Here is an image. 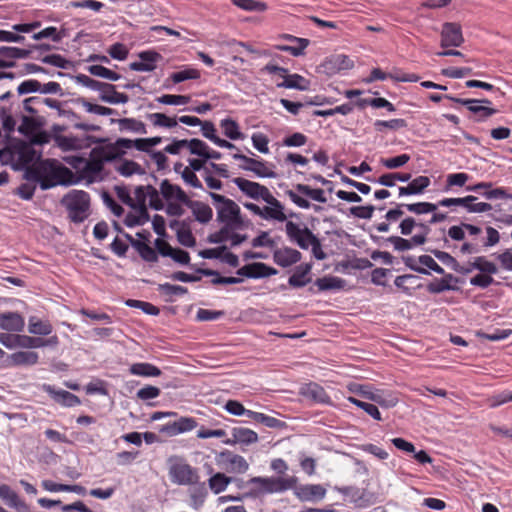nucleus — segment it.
<instances>
[{"label": "nucleus", "mask_w": 512, "mask_h": 512, "mask_svg": "<svg viewBox=\"0 0 512 512\" xmlns=\"http://www.w3.org/2000/svg\"><path fill=\"white\" fill-rule=\"evenodd\" d=\"M27 175L29 179L38 182L43 190L74 183L73 172L55 159H45L35 163L28 169Z\"/></svg>", "instance_id": "nucleus-1"}, {"label": "nucleus", "mask_w": 512, "mask_h": 512, "mask_svg": "<svg viewBox=\"0 0 512 512\" xmlns=\"http://www.w3.org/2000/svg\"><path fill=\"white\" fill-rule=\"evenodd\" d=\"M418 229L419 232L413 235L410 239H405L400 236H391L388 241L393 245L397 251H407L414 247L424 245L427 242L428 235L430 234V227L422 222H416V220L408 216L404 218L400 224V233L404 236L411 235L414 229Z\"/></svg>", "instance_id": "nucleus-2"}, {"label": "nucleus", "mask_w": 512, "mask_h": 512, "mask_svg": "<svg viewBox=\"0 0 512 512\" xmlns=\"http://www.w3.org/2000/svg\"><path fill=\"white\" fill-rule=\"evenodd\" d=\"M298 478L295 476L288 477H261L256 476L248 480L247 484L251 485L249 492L245 496L258 498L266 494L281 493L294 488Z\"/></svg>", "instance_id": "nucleus-3"}, {"label": "nucleus", "mask_w": 512, "mask_h": 512, "mask_svg": "<svg viewBox=\"0 0 512 512\" xmlns=\"http://www.w3.org/2000/svg\"><path fill=\"white\" fill-rule=\"evenodd\" d=\"M209 196L216 209L217 221L219 223L235 229L242 227L241 209L234 200L215 192H210Z\"/></svg>", "instance_id": "nucleus-4"}, {"label": "nucleus", "mask_w": 512, "mask_h": 512, "mask_svg": "<svg viewBox=\"0 0 512 512\" xmlns=\"http://www.w3.org/2000/svg\"><path fill=\"white\" fill-rule=\"evenodd\" d=\"M168 476L173 484L179 486H194L198 484L200 475L197 468L191 466L187 460L178 455L167 459Z\"/></svg>", "instance_id": "nucleus-5"}, {"label": "nucleus", "mask_w": 512, "mask_h": 512, "mask_svg": "<svg viewBox=\"0 0 512 512\" xmlns=\"http://www.w3.org/2000/svg\"><path fill=\"white\" fill-rule=\"evenodd\" d=\"M62 204L68 212L69 219L74 223H82L90 215V195L86 191H70L63 197Z\"/></svg>", "instance_id": "nucleus-6"}, {"label": "nucleus", "mask_w": 512, "mask_h": 512, "mask_svg": "<svg viewBox=\"0 0 512 512\" xmlns=\"http://www.w3.org/2000/svg\"><path fill=\"white\" fill-rule=\"evenodd\" d=\"M294 190H287L285 194L299 208L310 209L315 212H321L323 208L319 205L311 204L305 197L319 203H326L325 191L321 188H312L306 184H296Z\"/></svg>", "instance_id": "nucleus-7"}, {"label": "nucleus", "mask_w": 512, "mask_h": 512, "mask_svg": "<svg viewBox=\"0 0 512 512\" xmlns=\"http://www.w3.org/2000/svg\"><path fill=\"white\" fill-rule=\"evenodd\" d=\"M486 237L483 239L478 236H469L459 248L463 255H477L499 244L501 236L497 229L492 226L485 227Z\"/></svg>", "instance_id": "nucleus-8"}, {"label": "nucleus", "mask_w": 512, "mask_h": 512, "mask_svg": "<svg viewBox=\"0 0 512 512\" xmlns=\"http://www.w3.org/2000/svg\"><path fill=\"white\" fill-rule=\"evenodd\" d=\"M473 267L479 273L470 278V284L481 289L491 286L495 282L493 275H497L500 272L499 265L484 255L475 256Z\"/></svg>", "instance_id": "nucleus-9"}, {"label": "nucleus", "mask_w": 512, "mask_h": 512, "mask_svg": "<svg viewBox=\"0 0 512 512\" xmlns=\"http://www.w3.org/2000/svg\"><path fill=\"white\" fill-rule=\"evenodd\" d=\"M216 464L230 473L244 474L249 469L246 459L230 450H223L216 454Z\"/></svg>", "instance_id": "nucleus-10"}, {"label": "nucleus", "mask_w": 512, "mask_h": 512, "mask_svg": "<svg viewBox=\"0 0 512 512\" xmlns=\"http://www.w3.org/2000/svg\"><path fill=\"white\" fill-rule=\"evenodd\" d=\"M233 159L242 161L243 164L240 168L245 171H250L260 178H275L277 174L273 170L274 165L268 164L264 160H258L248 157L241 153L233 154Z\"/></svg>", "instance_id": "nucleus-11"}, {"label": "nucleus", "mask_w": 512, "mask_h": 512, "mask_svg": "<svg viewBox=\"0 0 512 512\" xmlns=\"http://www.w3.org/2000/svg\"><path fill=\"white\" fill-rule=\"evenodd\" d=\"M285 232L288 239L303 250H307L310 247L312 240L316 237L308 227H301V225L293 221L286 222Z\"/></svg>", "instance_id": "nucleus-12"}, {"label": "nucleus", "mask_w": 512, "mask_h": 512, "mask_svg": "<svg viewBox=\"0 0 512 512\" xmlns=\"http://www.w3.org/2000/svg\"><path fill=\"white\" fill-rule=\"evenodd\" d=\"M232 182L245 196L253 200H262L271 193L266 186L243 177H235Z\"/></svg>", "instance_id": "nucleus-13"}, {"label": "nucleus", "mask_w": 512, "mask_h": 512, "mask_svg": "<svg viewBox=\"0 0 512 512\" xmlns=\"http://www.w3.org/2000/svg\"><path fill=\"white\" fill-rule=\"evenodd\" d=\"M492 182H479L465 187L466 191L481 194L487 200L512 198L503 187L492 188Z\"/></svg>", "instance_id": "nucleus-14"}, {"label": "nucleus", "mask_w": 512, "mask_h": 512, "mask_svg": "<svg viewBox=\"0 0 512 512\" xmlns=\"http://www.w3.org/2000/svg\"><path fill=\"white\" fill-rule=\"evenodd\" d=\"M43 390L58 404L63 407H75L81 404L80 398L66 390L57 389L50 384H44Z\"/></svg>", "instance_id": "nucleus-15"}, {"label": "nucleus", "mask_w": 512, "mask_h": 512, "mask_svg": "<svg viewBox=\"0 0 512 512\" xmlns=\"http://www.w3.org/2000/svg\"><path fill=\"white\" fill-rule=\"evenodd\" d=\"M464 42L460 25L447 22L441 32V47H459Z\"/></svg>", "instance_id": "nucleus-16"}, {"label": "nucleus", "mask_w": 512, "mask_h": 512, "mask_svg": "<svg viewBox=\"0 0 512 512\" xmlns=\"http://www.w3.org/2000/svg\"><path fill=\"white\" fill-rule=\"evenodd\" d=\"M262 200L266 202L268 206L261 208V218L266 220L273 219L279 222H283L287 219V216L284 213L283 204L278 199H276L272 193H270L267 198L265 197Z\"/></svg>", "instance_id": "nucleus-17"}, {"label": "nucleus", "mask_w": 512, "mask_h": 512, "mask_svg": "<svg viewBox=\"0 0 512 512\" xmlns=\"http://www.w3.org/2000/svg\"><path fill=\"white\" fill-rule=\"evenodd\" d=\"M301 259V252L292 247L284 246L281 248H276L273 251L274 263L282 268L290 267L298 263Z\"/></svg>", "instance_id": "nucleus-18"}, {"label": "nucleus", "mask_w": 512, "mask_h": 512, "mask_svg": "<svg viewBox=\"0 0 512 512\" xmlns=\"http://www.w3.org/2000/svg\"><path fill=\"white\" fill-rule=\"evenodd\" d=\"M295 496L300 501H318L325 497L326 489L320 484H305V485H295L294 488Z\"/></svg>", "instance_id": "nucleus-19"}, {"label": "nucleus", "mask_w": 512, "mask_h": 512, "mask_svg": "<svg viewBox=\"0 0 512 512\" xmlns=\"http://www.w3.org/2000/svg\"><path fill=\"white\" fill-rule=\"evenodd\" d=\"M31 51L18 47L1 46L0 47V68L14 66V59H26Z\"/></svg>", "instance_id": "nucleus-20"}, {"label": "nucleus", "mask_w": 512, "mask_h": 512, "mask_svg": "<svg viewBox=\"0 0 512 512\" xmlns=\"http://www.w3.org/2000/svg\"><path fill=\"white\" fill-rule=\"evenodd\" d=\"M139 61L132 62L130 69L133 71L151 72L156 69L157 62L162 56L155 51H143L139 54Z\"/></svg>", "instance_id": "nucleus-21"}, {"label": "nucleus", "mask_w": 512, "mask_h": 512, "mask_svg": "<svg viewBox=\"0 0 512 512\" xmlns=\"http://www.w3.org/2000/svg\"><path fill=\"white\" fill-rule=\"evenodd\" d=\"M79 161L83 164L80 168V176L89 183L94 182L104 168L103 160L100 158H91L89 160L83 158Z\"/></svg>", "instance_id": "nucleus-22"}, {"label": "nucleus", "mask_w": 512, "mask_h": 512, "mask_svg": "<svg viewBox=\"0 0 512 512\" xmlns=\"http://www.w3.org/2000/svg\"><path fill=\"white\" fill-rule=\"evenodd\" d=\"M232 439L223 441L227 445H235L237 443L250 445L258 442V434L245 427H234L231 430Z\"/></svg>", "instance_id": "nucleus-23"}, {"label": "nucleus", "mask_w": 512, "mask_h": 512, "mask_svg": "<svg viewBox=\"0 0 512 512\" xmlns=\"http://www.w3.org/2000/svg\"><path fill=\"white\" fill-rule=\"evenodd\" d=\"M184 205L191 209L195 220L198 221L199 223L206 224L213 217L212 208L202 201L192 200L188 198Z\"/></svg>", "instance_id": "nucleus-24"}, {"label": "nucleus", "mask_w": 512, "mask_h": 512, "mask_svg": "<svg viewBox=\"0 0 512 512\" xmlns=\"http://www.w3.org/2000/svg\"><path fill=\"white\" fill-rule=\"evenodd\" d=\"M466 233L468 236H478L482 233V228L474 224L461 222L460 225H453L448 229V236L455 241H463Z\"/></svg>", "instance_id": "nucleus-25"}, {"label": "nucleus", "mask_w": 512, "mask_h": 512, "mask_svg": "<svg viewBox=\"0 0 512 512\" xmlns=\"http://www.w3.org/2000/svg\"><path fill=\"white\" fill-rule=\"evenodd\" d=\"M430 184L431 180L428 176H418L411 180L407 186L399 187V196L421 195Z\"/></svg>", "instance_id": "nucleus-26"}, {"label": "nucleus", "mask_w": 512, "mask_h": 512, "mask_svg": "<svg viewBox=\"0 0 512 512\" xmlns=\"http://www.w3.org/2000/svg\"><path fill=\"white\" fill-rule=\"evenodd\" d=\"M125 237L130 242L131 246L139 253L140 257L150 263L158 261V254L154 248L148 243L134 239L131 235L125 234Z\"/></svg>", "instance_id": "nucleus-27"}, {"label": "nucleus", "mask_w": 512, "mask_h": 512, "mask_svg": "<svg viewBox=\"0 0 512 512\" xmlns=\"http://www.w3.org/2000/svg\"><path fill=\"white\" fill-rule=\"evenodd\" d=\"M25 322L23 317L16 312L0 314V328L11 332H21L24 329Z\"/></svg>", "instance_id": "nucleus-28"}, {"label": "nucleus", "mask_w": 512, "mask_h": 512, "mask_svg": "<svg viewBox=\"0 0 512 512\" xmlns=\"http://www.w3.org/2000/svg\"><path fill=\"white\" fill-rule=\"evenodd\" d=\"M160 192L166 200L176 199L183 205L189 198L180 186L170 183L167 179L161 182Z\"/></svg>", "instance_id": "nucleus-29"}, {"label": "nucleus", "mask_w": 512, "mask_h": 512, "mask_svg": "<svg viewBox=\"0 0 512 512\" xmlns=\"http://www.w3.org/2000/svg\"><path fill=\"white\" fill-rule=\"evenodd\" d=\"M311 270V263H303L297 266L295 272L288 279L289 285L294 288H301L306 286L311 280L308 277Z\"/></svg>", "instance_id": "nucleus-30"}, {"label": "nucleus", "mask_w": 512, "mask_h": 512, "mask_svg": "<svg viewBox=\"0 0 512 512\" xmlns=\"http://www.w3.org/2000/svg\"><path fill=\"white\" fill-rule=\"evenodd\" d=\"M444 276L441 279H435L430 282L427 286V290L430 293L438 294L444 292L446 290H457V286L455 283L458 282V278L453 276L452 274H443Z\"/></svg>", "instance_id": "nucleus-31"}, {"label": "nucleus", "mask_w": 512, "mask_h": 512, "mask_svg": "<svg viewBox=\"0 0 512 512\" xmlns=\"http://www.w3.org/2000/svg\"><path fill=\"white\" fill-rule=\"evenodd\" d=\"M11 366H33L39 361V355L34 351H17L8 357Z\"/></svg>", "instance_id": "nucleus-32"}, {"label": "nucleus", "mask_w": 512, "mask_h": 512, "mask_svg": "<svg viewBox=\"0 0 512 512\" xmlns=\"http://www.w3.org/2000/svg\"><path fill=\"white\" fill-rule=\"evenodd\" d=\"M108 88H103L99 99L109 104H125L129 101L127 94L116 91V86L110 83H105Z\"/></svg>", "instance_id": "nucleus-33"}, {"label": "nucleus", "mask_w": 512, "mask_h": 512, "mask_svg": "<svg viewBox=\"0 0 512 512\" xmlns=\"http://www.w3.org/2000/svg\"><path fill=\"white\" fill-rule=\"evenodd\" d=\"M277 87L305 91L309 89L310 81L300 74L287 73L285 79L281 83H277Z\"/></svg>", "instance_id": "nucleus-34"}, {"label": "nucleus", "mask_w": 512, "mask_h": 512, "mask_svg": "<svg viewBox=\"0 0 512 512\" xmlns=\"http://www.w3.org/2000/svg\"><path fill=\"white\" fill-rule=\"evenodd\" d=\"M31 103H36V104H42V105H46L52 109H56L59 111V114H61V102L56 100V99H53V98H42V97H39V96H33V97H29V98H26L24 100V109L31 113V114H37L39 112L38 109L34 108L31 106Z\"/></svg>", "instance_id": "nucleus-35"}, {"label": "nucleus", "mask_w": 512, "mask_h": 512, "mask_svg": "<svg viewBox=\"0 0 512 512\" xmlns=\"http://www.w3.org/2000/svg\"><path fill=\"white\" fill-rule=\"evenodd\" d=\"M129 372L132 375L142 377H159L162 374L161 370L157 366L147 362L132 364L129 368Z\"/></svg>", "instance_id": "nucleus-36"}, {"label": "nucleus", "mask_w": 512, "mask_h": 512, "mask_svg": "<svg viewBox=\"0 0 512 512\" xmlns=\"http://www.w3.org/2000/svg\"><path fill=\"white\" fill-rule=\"evenodd\" d=\"M481 103L491 104V101L488 99H482V100L472 99V103L470 105H468V108H467L470 112L479 116V118H478L479 121L485 120L497 112L496 109L481 105Z\"/></svg>", "instance_id": "nucleus-37"}, {"label": "nucleus", "mask_w": 512, "mask_h": 512, "mask_svg": "<svg viewBox=\"0 0 512 512\" xmlns=\"http://www.w3.org/2000/svg\"><path fill=\"white\" fill-rule=\"evenodd\" d=\"M28 331L33 335L47 336L52 333L53 326L48 320L32 316L28 320Z\"/></svg>", "instance_id": "nucleus-38"}, {"label": "nucleus", "mask_w": 512, "mask_h": 512, "mask_svg": "<svg viewBox=\"0 0 512 512\" xmlns=\"http://www.w3.org/2000/svg\"><path fill=\"white\" fill-rule=\"evenodd\" d=\"M134 211L129 212L124 219V223L128 227L143 225L149 220V214L146 207H132Z\"/></svg>", "instance_id": "nucleus-39"}, {"label": "nucleus", "mask_w": 512, "mask_h": 512, "mask_svg": "<svg viewBox=\"0 0 512 512\" xmlns=\"http://www.w3.org/2000/svg\"><path fill=\"white\" fill-rule=\"evenodd\" d=\"M220 127L223 134L231 140H243L245 138V135L240 131L239 124L231 118L222 119Z\"/></svg>", "instance_id": "nucleus-40"}, {"label": "nucleus", "mask_w": 512, "mask_h": 512, "mask_svg": "<svg viewBox=\"0 0 512 512\" xmlns=\"http://www.w3.org/2000/svg\"><path fill=\"white\" fill-rule=\"evenodd\" d=\"M111 122H115V120L112 119ZM116 122L118 123L121 131H132L139 134L147 133L146 125L140 120L134 118H122L116 120Z\"/></svg>", "instance_id": "nucleus-41"}, {"label": "nucleus", "mask_w": 512, "mask_h": 512, "mask_svg": "<svg viewBox=\"0 0 512 512\" xmlns=\"http://www.w3.org/2000/svg\"><path fill=\"white\" fill-rule=\"evenodd\" d=\"M231 482V477L226 476L224 473L218 472L209 478L208 485L214 494H220L226 490L227 486Z\"/></svg>", "instance_id": "nucleus-42"}, {"label": "nucleus", "mask_w": 512, "mask_h": 512, "mask_svg": "<svg viewBox=\"0 0 512 512\" xmlns=\"http://www.w3.org/2000/svg\"><path fill=\"white\" fill-rule=\"evenodd\" d=\"M189 496L191 500V506L195 509L201 507L207 496V490L204 482H198V484L192 486L189 490Z\"/></svg>", "instance_id": "nucleus-43"}, {"label": "nucleus", "mask_w": 512, "mask_h": 512, "mask_svg": "<svg viewBox=\"0 0 512 512\" xmlns=\"http://www.w3.org/2000/svg\"><path fill=\"white\" fill-rule=\"evenodd\" d=\"M201 76L200 71L196 68L186 66L183 70L172 73L169 80L173 84H178L186 80H197Z\"/></svg>", "instance_id": "nucleus-44"}, {"label": "nucleus", "mask_w": 512, "mask_h": 512, "mask_svg": "<svg viewBox=\"0 0 512 512\" xmlns=\"http://www.w3.org/2000/svg\"><path fill=\"white\" fill-rule=\"evenodd\" d=\"M250 278L258 279L276 275L278 271L262 262H254L249 264Z\"/></svg>", "instance_id": "nucleus-45"}, {"label": "nucleus", "mask_w": 512, "mask_h": 512, "mask_svg": "<svg viewBox=\"0 0 512 512\" xmlns=\"http://www.w3.org/2000/svg\"><path fill=\"white\" fill-rule=\"evenodd\" d=\"M367 105H370L374 108H386L389 112H394L396 110L395 106L391 102L382 97L372 99H358L356 101V107L359 109H364Z\"/></svg>", "instance_id": "nucleus-46"}, {"label": "nucleus", "mask_w": 512, "mask_h": 512, "mask_svg": "<svg viewBox=\"0 0 512 512\" xmlns=\"http://www.w3.org/2000/svg\"><path fill=\"white\" fill-rule=\"evenodd\" d=\"M305 394L318 403H330V397L325 389L317 383H310L307 385Z\"/></svg>", "instance_id": "nucleus-47"}, {"label": "nucleus", "mask_w": 512, "mask_h": 512, "mask_svg": "<svg viewBox=\"0 0 512 512\" xmlns=\"http://www.w3.org/2000/svg\"><path fill=\"white\" fill-rule=\"evenodd\" d=\"M315 285L320 291L341 289L344 286V280L335 276H324L315 281Z\"/></svg>", "instance_id": "nucleus-48"}, {"label": "nucleus", "mask_w": 512, "mask_h": 512, "mask_svg": "<svg viewBox=\"0 0 512 512\" xmlns=\"http://www.w3.org/2000/svg\"><path fill=\"white\" fill-rule=\"evenodd\" d=\"M410 179H411L410 173L393 172V173H386V174L381 175L377 179V182L386 187H393L395 185L396 181L408 182Z\"/></svg>", "instance_id": "nucleus-49"}, {"label": "nucleus", "mask_w": 512, "mask_h": 512, "mask_svg": "<svg viewBox=\"0 0 512 512\" xmlns=\"http://www.w3.org/2000/svg\"><path fill=\"white\" fill-rule=\"evenodd\" d=\"M465 198L471 199L470 201L466 202V204H464V209L468 213L480 214V213H485V212L492 210V205L490 203L476 202L477 197L474 195H467V196H465Z\"/></svg>", "instance_id": "nucleus-50"}, {"label": "nucleus", "mask_w": 512, "mask_h": 512, "mask_svg": "<svg viewBox=\"0 0 512 512\" xmlns=\"http://www.w3.org/2000/svg\"><path fill=\"white\" fill-rule=\"evenodd\" d=\"M148 118L156 127L173 128L177 126V117H169L164 113H152Z\"/></svg>", "instance_id": "nucleus-51"}, {"label": "nucleus", "mask_w": 512, "mask_h": 512, "mask_svg": "<svg viewBox=\"0 0 512 512\" xmlns=\"http://www.w3.org/2000/svg\"><path fill=\"white\" fill-rule=\"evenodd\" d=\"M469 179L470 175L464 172L448 174L446 178V184L444 186V191L448 192L454 186L463 187L466 185Z\"/></svg>", "instance_id": "nucleus-52"}, {"label": "nucleus", "mask_w": 512, "mask_h": 512, "mask_svg": "<svg viewBox=\"0 0 512 512\" xmlns=\"http://www.w3.org/2000/svg\"><path fill=\"white\" fill-rule=\"evenodd\" d=\"M287 38L290 39L291 41L297 42L299 45L298 46L283 45V46H278V49L281 51L289 52L293 56L302 55L305 48L309 45V40L305 39V38H298V37L291 36V35L287 36Z\"/></svg>", "instance_id": "nucleus-53"}, {"label": "nucleus", "mask_w": 512, "mask_h": 512, "mask_svg": "<svg viewBox=\"0 0 512 512\" xmlns=\"http://www.w3.org/2000/svg\"><path fill=\"white\" fill-rule=\"evenodd\" d=\"M232 4L245 11L264 12L268 6L265 2L256 0H230Z\"/></svg>", "instance_id": "nucleus-54"}, {"label": "nucleus", "mask_w": 512, "mask_h": 512, "mask_svg": "<svg viewBox=\"0 0 512 512\" xmlns=\"http://www.w3.org/2000/svg\"><path fill=\"white\" fill-rule=\"evenodd\" d=\"M407 126V122L405 119L397 118L391 120H376L374 122V128L377 132H382L384 128H388L390 130H398L405 128Z\"/></svg>", "instance_id": "nucleus-55"}, {"label": "nucleus", "mask_w": 512, "mask_h": 512, "mask_svg": "<svg viewBox=\"0 0 512 512\" xmlns=\"http://www.w3.org/2000/svg\"><path fill=\"white\" fill-rule=\"evenodd\" d=\"M405 209L416 215H423L435 212L437 210V204L431 202L406 203Z\"/></svg>", "instance_id": "nucleus-56"}, {"label": "nucleus", "mask_w": 512, "mask_h": 512, "mask_svg": "<svg viewBox=\"0 0 512 512\" xmlns=\"http://www.w3.org/2000/svg\"><path fill=\"white\" fill-rule=\"evenodd\" d=\"M88 71L90 74L105 78L111 81H117L121 78V75L102 66V65H91L88 67Z\"/></svg>", "instance_id": "nucleus-57"}, {"label": "nucleus", "mask_w": 512, "mask_h": 512, "mask_svg": "<svg viewBox=\"0 0 512 512\" xmlns=\"http://www.w3.org/2000/svg\"><path fill=\"white\" fill-rule=\"evenodd\" d=\"M200 272L205 276H214V278L211 280V283L213 285L238 284V283L242 282V279L239 277L221 276L218 272H216L214 270L203 269V270H200Z\"/></svg>", "instance_id": "nucleus-58"}, {"label": "nucleus", "mask_w": 512, "mask_h": 512, "mask_svg": "<svg viewBox=\"0 0 512 512\" xmlns=\"http://www.w3.org/2000/svg\"><path fill=\"white\" fill-rule=\"evenodd\" d=\"M492 256L499 263L500 270L512 271V248L493 253Z\"/></svg>", "instance_id": "nucleus-59"}, {"label": "nucleus", "mask_w": 512, "mask_h": 512, "mask_svg": "<svg viewBox=\"0 0 512 512\" xmlns=\"http://www.w3.org/2000/svg\"><path fill=\"white\" fill-rule=\"evenodd\" d=\"M158 290L163 296L169 297L170 300L174 296H181L188 292L186 287L170 283L160 284Z\"/></svg>", "instance_id": "nucleus-60"}, {"label": "nucleus", "mask_w": 512, "mask_h": 512, "mask_svg": "<svg viewBox=\"0 0 512 512\" xmlns=\"http://www.w3.org/2000/svg\"><path fill=\"white\" fill-rule=\"evenodd\" d=\"M81 105L85 109V111L97 115L107 116L117 113L116 110L112 108L101 106L98 104H93L86 99H81Z\"/></svg>", "instance_id": "nucleus-61"}, {"label": "nucleus", "mask_w": 512, "mask_h": 512, "mask_svg": "<svg viewBox=\"0 0 512 512\" xmlns=\"http://www.w3.org/2000/svg\"><path fill=\"white\" fill-rule=\"evenodd\" d=\"M209 146L202 140L193 138L188 140V149L191 154L198 157L206 158L209 151Z\"/></svg>", "instance_id": "nucleus-62"}, {"label": "nucleus", "mask_w": 512, "mask_h": 512, "mask_svg": "<svg viewBox=\"0 0 512 512\" xmlns=\"http://www.w3.org/2000/svg\"><path fill=\"white\" fill-rule=\"evenodd\" d=\"M0 497L11 507H18L20 504L18 494L6 484L0 486Z\"/></svg>", "instance_id": "nucleus-63"}, {"label": "nucleus", "mask_w": 512, "mask_h": 512, "mask_svg": "<svg viewBox=\"0 0 512 512\" xmlns=\"http://www.w3.org/2000/svg\"><path fill=\"white\" fill-rule=\"evenodd\" d=\"M410 161V156L408 154H401L391 158H383L381 159V163L387 169H397L399 167L404 166Z\"/></svg>", "instance_id": "nucleus-64"}]
</instances>
